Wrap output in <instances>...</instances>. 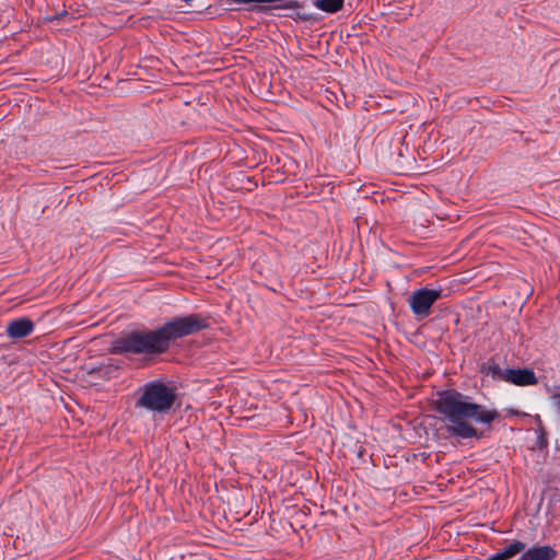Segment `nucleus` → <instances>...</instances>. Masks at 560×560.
<instances>
[{
	"label": "nucleus",
	"mask_w": 560,
	"mask_h": 560,
	"mask_svg": "<svg viewBox=\"0 0 560 560\" xmlns=\"http://www.w3.org/2000/svg\"><path fill=\"white\" fill-rule=\"evenodd\" d=\"M434 410L442 415L447 434L459 440L482 439L485 431L476 425L480 424L490 429L492 422L500 417L497 409L479 405L470 396L456 389L438 393Z\"/></svg>",
	"instance_id": "nucleus-1"
},
{
	"label": "nucleus",
	"mask_w": 560,
	"mask_h": 560,
	"mask_svg": "<svg viewBox=\"0 0 560 560\" xmlns=\"http://www.w3.org/2000/svg\"><path fill=\"white\" fill-rule=\"evenodd\" d=\"M208 327V318L194 313L173 317L154 330L142 331V366L152 364L151 354H163L173 341L195 335Z\"/></svg>",
	"instance_id": "nucleus-2"
},
{
	"label": "nucleus",
	"mask_w": 560,
	"mask_h": 560,
	"mask_svg": "<svg viewBox=\"0 0 560 560\" xmlns=\"http://www.w3.org/2000/svg\"><path fill=\"white\" fill-rule=\"evenodd\" d=\"M176 399L175 389L160 381L145 384L142 390V407L159 413L168 412Z\"/></svg>",
	"instance_id": "nucleus-3"
},
{
	"label": "nucleus",
	"mask_w": 560,
	"mask_h": 560,
	"mask_svg": "<svg viewBox=\"0 0 560 560\" xmlns=\"http://www.w3.org/2000/svg\"><path fill=\"white\" fill-rule=\"evenodd\" d=\"M442 296V289H429L423 287L410 294L408 303L413 315L418 318H425L431 314L432 305Z\"/></svg>",
	"instance_id": "nucleus-4"
},
{
	"label": "nucleus",
	"mask_w": 560,
	"mask_h": 560,
	"mask_svg": "<svg viewBox=\"0 0 560 560\" xmlns=\"http://www.w3.org/2000/svg\"><path fill=\"white\" fill-rule=\"evenodd\" d=\"M113 353H138L140 352V335L137 331L125 334L113 342Z\"/></svg>",
	"instance_id": "nucleus-5"
},
{
	"label": "nucleus",
	"mask_w": 560,
	"mask_h": 560,
	"mask_svg": "<svg viewBox=\"0 0 560 560\" xmlns=\"http://www.w3.org/2000/svg\"><path fill=\"white\" fill-rule=\"evenodd\" d=\"M504 382L528 386L537 384L538 380L532 369H505Z\"/></svg>",
	"instance_id": "nucleus-6"
},
{
	"label": "nucleus",
	"mask_w": 560,
	"mask_h": 560,
	"mask_svg": "<svg viewBox=\"0 0 560 560\" xmlns=\"http://www.w3.org/2000/svg\"><path fill=\"white\" fill-rule=\"evenodd\" d=\"M118 366L113 363H103L100 365L84 364L81 369L82 374L95 376L97 380H109L115 376Z\"/></svg>",
	"instance_id": "nucleus-7"
},
{
	"label": "nucleus",
	"mask_w": 560,
	"mask_h": 560,
	"mask_svg": "<svg viewBox=\"0 0 560 560\" xmlns=\"http://www.w3.org/2000/svg\"><path fill=\"white\" fill-rule=\"evenodd\" d=\"M522 552L523 555L517 560H553L557 557V551L549 545L533 546Z\"/></svg>",
	"instance_id": "nucleus-8"
},
{
	"label": "nucleus",
	"mask_w": 560,
	"mask_h": 560,
	"mask_svg": "<svg viewBox=\"0 0 560 560\" xmlns=\"http://www.w3.org/2000/svg\"><path fill=\"white\" fill-rule=\"evenodd\" d=\"M33 330L34 324L31 319L26 317L12 320L7 326V332L13 339L26 337Z\"/></svg>",
	"instance_id": "nucleus-9"
},
{
	"label": "nucleus",
	"mask_w": 560,
	"mask_h": 560,
	"mask_svg": "<svg viewBox=\"0 0 560 560\" xmlns=\"http://www.w3.org/2000/svg\"><path fill=\"white\" fill-rule=\"evenodd\" d=\"M313 4L326 13H336L342 10L345 0H314Z\"/></svg>",
	"instance_id": "nucleus-10"
},
{
	"label": "nucleus",
	"mask_w": 560,
	"mask_h": 560,
	"mask_svg": "<svg viewBox=\"0 0 560 560\" xmlns=\"http://www.w3.org/2000/svg\"><path fill=\"white\" fill-rule=\"evenodd\" d=\"M481 372L487 375H491L493 378L504 381L505 369H501V366L493 359H490L482 364Z\"/></svg>",
	"instance_id": "nucleus-11"
},
{
	"label": "nucleus",
	"mask_w": 560,
	"mask_h": 560,
	"mask_svg": "<svg viewBox=\"0 0 560 560\" xmlns=\"http://www.w3.org/2000/svg\"><path fill=\"white\" fill-rule=\"evenodd\" d=\"M275 2H280L277 5L273 7H254L248 9L249 11H257V12H268L269 10H277V9H298L301 7V4L295 0H276Z\"/></svg>",
	"instance_id": "nucleus-12"
},
{
	"label": "nucleus",
	"mask_w": 560,
	"mask_h": 560,
	"mask_svg": "<svg viewBox=\"0 0 560 560\" xmlns=\"http://www.w3.org/2000/svg\"><path fill=\"white\" fill-rule=\"evenodd\" d=\"M552 399L555 401L556 407L560 411V394H558V393L553 394Z\"/></svg>",
	"instance_id": "nucleus-13"
},
{
	"label": "nucleus",
	"mask_w": 560,
	"mask_h": 560,
	"mask_svg": "<svg viewBox=\"0 0 560 560\" xmlns=\"http://www.w3.org/2000/svg\"><path fill=\"white\" fill-rule=\"evenodd\" d=\"M300 19L303 21H306V20H308V16L306 14H303V15H300Z\"/></svg>",
	"instance_id": "nucleus-14"
}]
</instances>
